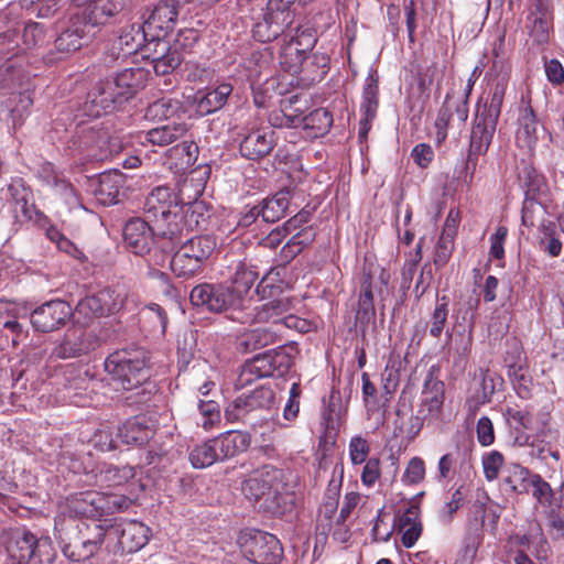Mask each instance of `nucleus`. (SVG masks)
Wrapping results in <instances>:
<instances>
[{"instance_id": "nucleus-1", "label": "nucleus", "mask_w": 564, "mask_h": 564, "mask_svg": "<svg viewBox=\"0 0 564 564\" xmlns=\"http://www.w3.org/2000/svg\"><path fill=\"white\" fill-rule=\"evenodd\" d=\"M105 369L121 389L132 390L149 377V351L142 347H127L110 354Z\"/></svg>"}, {"instance_id": "nucleus-2", "label": "nucleus", "mask_w": 564, "mask_h": 564, "mask_svg": "<svg viewBox=\"0 0 564 564\" xmlns=\"http://www.w3.org/2000/svg\"><path fill=\"white\" fill-rule=\"evenodd\" d=\"M32 86V75L24 56L8 57L0 66V88L10 94L2 105L12 115H21L33 104L30 93Z\"/></svg>"}, {"instance_id": "nucleus-3", "label": "nucleus", "mask_w": 564, "mask_h": 564, "mask_svg": "<svg viewBox=\"0 0 564 564\" xmlns=\"http://www.w3.org/2000/svg\"><path fill=\"white\" fill-rule=\"evenodd\" d=\"M216 246V238L212 235L187 236L169 259L172 272L184 280L198 275Z\"/></svg>"}, {"instance_id": "nucleus-4", "label": "nucleus", "mask_w": 564, "mask_h": 564, "mask_svg": "<svg viewBox=\"0 0 564 564\" xmlns=\"http://www.w3.org/2000/svg\"><path fill=\"white\" fill-rule=\"evenodd\" d=\"M153 231V223L149 219H130L123 228L124 242L133 253L144 257L148 265L153 268V275L167 278L164 272L156 269L165 265L167 253L161 250Z\"/></svg>"}, {"instance_id": "nucleus-5", "label": "nucleus", "mask_w": 564, "mask_h": 564, "mask_svg": "<svg viewBox=\"0 0 564 564\" xmlns=\"http://www.w3.org/2000/svg\"><path fill=\"white\" fill-rule=\"evenodd\" d=\"M109 523L97 521H82L76 525V531L69 536L68 542L63 546L64 555L74 561L80 562L94 556L102 545L108 550Z\"/></svg>"}, {"instance_id": "nucleus-6", "label": "nucleus", "mask_w": 564, "mask_h": 564, "mask_svg": "<svg viewBox=\"0 0 564 564\" xmlns=\"http://www.w3.org/2000/svg\"><path fill=\"white\" fill-rule=\"evenodd\" d=\"M274 403V392L267 387H258L249 394H242L234 400L225 410L229 422H245L257 425L261 413L269 411Z\"/></svg>"}, {"instance_id": "nucleus-7", "label": "nucleus", "mask_w": 564, "mask_h": 564, "mask_svg": "<svg viewBox=\"0 0 564 564\" xmlns=\"http://www.w3.org/2000/svg\"><path fill=\"white\" fill-rule=\"evenodd\" d=\"M279 470H262L247 478L242 484V491L247 498L260 502V507L278 513L282 510L283 497L278 481Z\"/></svg>"}, {"instance_id": "nucleus-8", "label": "nucleus", "mask_w": 564, "mask_h": 564, "mask_svg": "<svg viewBox=\"0 0 564 564\" xmlns=\"http://www.w3.org/2000/svg\"><path fill=\"white\" fill-rule=\"evenodd\" d=\"M108 551L130 554L141 550L149 541L150 529L134 520L115 519L109 522Z\"/></svg>"}, {"instance_id": "nucleus-9", "label": "nucleus", "mask_w": 564, "mask_h": 564, "mask_svg": "<svg viewBox=\"0 0 564 564\" xmlns=\"http://www.w3.org/2000/svg\"><path fill=\"white\" fill-rule=\"evenodd\" d=\"M243 555L256 564H276L283 556L280 541L271 533L248 530L239 536Z\"/></svg>"}, {"instance_id": "nucleus-10", "label": "nucleus", "mask_w": 564, "mask_h": 564, "mask_svg": "<svg viewBox=\"0 0 564 564\" xmlns=\"http://www.w3.org/2000/svg\"><path fill=\"white\" fill-rule=\"evenodd\" d=\"M293 19L290 0H269L262 19L253 25V37L262 43L271 42L284 34L293 23Z\"/></svg>"}, {"instance_id": "nucleus-11", "label": "nucleus", "mask_w": 564, "mask_h": 564, "mask_svg": "<svg viewBox=\"0 0 564 564\" xmlns=\"http://www.w3.org/2000/svg\"><path fill=\"white\" fill-rule=\"evenodd\" d=\"M152 223L156 242L160 243L162 251H166L169 260L181 242L189 236L180 206L174 204L173 210L152 219Z\"/></svg>"}, {"instance_id": "nucleus-12", "label": "nucleus", "mask_w": 564, "mask_h": 564, "mask_svg": "<svg viewBox=\"0 0 564 564\" xmlns=\"http://www.w3.org/2000/svg\"><path fill=\"white\" fill-rule=\"evenodd\" d=\"M444 404V383L430 371L424 380L421 403L412 427L420 431L424 423H432L440 419Z\"/></svg>"}, {"instance_id": "nucleus-13", "label": "nucleus", "mask_w": 564, "mask_h": 564, "mask_svg": "<svg viewBox=\"0 0 564 564\" xmlns=\"http://www.w3.org/2000/svg\"><path fill=\"white\" fill-rule=\"evenodd\" d=\"M525 30L536 45L549 44L554 30V7L551 0H534L525 19Z\"/></svg>"}, {"instance_id": "nucleus-14", "label": "nucleus", "mask_w": 564, "mask_h": 564, "mask_svg": "<svg viewBox=\"0 0 564 564\" xmlns=\"http://www.w3.org/2000/svg\"><path fill=\"white\" fill-rule=\"evenodd\" d=\"M181 0H159L152 7L147 9L149 13L142 25L143 37L147 39L150 33H162L166 35L176 24Z\"/></svg>"}, {"instance_id": "nucleus-15", "label": "nucleus", "mask_w": 564, "mask_h": 564, "mask_svg": "<svg viewBox=\"0 0 564 564\" xmlns=\"http://www.w3.org/2000/svg\"><path fill=\"white\" fill-rule=\"evenodd\" d=\"M126 101L123 94L118 91L116 83L105 79L97 83L87 94L85 109L90 116L100 117L115 111Z\"/></svg>"}, {"instance_id": "nucleus-16", "label": "nucleus", "mask_w": 564, "mask_h": 564, "mask_svg": "<svg viewBox=\"0 0 564 564\" xmlns=\"http://www.w3.org/2000/svg\"><path fill=\"white\" fill-rule=\"evenodd\" d=\"M73 315L72 306L62 300H52L32 311V326L42 333L54 332L64 326Z\"/></svg>"}, {"instance_id": "nucleus-17", "label": "nucleus", "mask_w": 564, "mask_h": 564, "mask_svg": "<svg viewBox=\"0 0 564 564\" xmlns=\"http://www.w3.org/2000/svg\"><path fill=\"white\" fill-rule=\"evenodd\" d=\"M97 33V30L84 20L79 13H76L55 39V48L59 53L72 54L89 43Z\"/></svg>"}, {"instance_id": "nucleus-18", "label": "nucleus", "mask_w": 564, "mask_h": 564, "mask_svg": "<svg viewBox=\"0 0 564 564\" xmlns=\"http://www.w3.org/2000/svg\"><path fill=\"white\" fill-rule=\"evenodd\" d=\"M50 546V540L36 539L26 530H17L12 532L7 542V551L11 560L15 564H28L30 561L39 558L41 561V552L43 547Z\"/></svg>"}, {"instance_id": "nucleus-19", "label": "nucleus", "mask_w": 564, "mask_h": 564, "mask_svg": "<svg viewBox=\"0 0 564 564\" xmlns=\"http://www.w3.org/2000/svg\"><path fill=\"white\" fill-rule=\"evenodd\" d=\"M84 8L79 14L97 32L100 28L109 24L128 6L130 0H76Z\"/></svg>"}, {"instance_id": "nucleus-20", "label": "nucleus", "mask_w": 564, "mask_h": 564, "mask_svg": "<svg viewBox=\"0 0 564 564\" xmlns=\"http://www.w3.org/2000/svg\"><path fill=\"white\" fill-rule=\"evenodd\" d=\"M290 302L285 299L272 300L256 307L254 321L267 324V327L281 326L280 334L290 328H297L300 319L290 314Z\"/></svg>"}, {"instance_id": "nucleus-21", "label": "nucleus", "mask_w": 564, "mask_h": 564, "mask_svg": "<svg viewBox=\"0 0 564 564\" xmlns=\"http://www.w3.org/2000/svg\"><path fill=\"white\" fill-rule=\"evenodd\" d=\"M189 301L194 306L206 307L210 312H223L232 303V292L221 284L200 283L193 288Z\"/></svg>"}, {"instance_id": "nucleus-22", "label": "nucleus", "mask_w": 564, "mask_h": 564, "mask_svg": "<svg viewBox=\"0 0 564 564\" xmlns=\"http://www.w3.org/2000/svg\"><path fill=\"white\" fill-rule=\"evenodd\" d=\"M8 191L15 205V217L20 221H32L37 226H45L47 218L35 207L32 191L22 180L13 181L8 186Z\"/></svg>"}, {"instance_id": "nucleus-23", "label": "nucleus", "mask_w": 564, "mask_h": 564, "mask_svg": "<svg viewBox=\"0 0 564 564\" xmlns=\"http://www.w3.org/2000/svg\"><path fill=\"white\" fill-rule=\"evenodd\" d=\"M153 44L151 61L153 69L158 75H166L176 69L184 59V54L176 51L173 44L164 40L162 33H150Z\"/></svg>"}, {"instance_id": "nucleus-24", "label": "nucleus", "mask_w": 564, "mask_h": 564, "mask_svg": "<svg viewBox=\"0 0 564 564\" xmlns=\"http://www.w3.org/2000/svg\"><path fill=\"white\" fill-rule=\"evenodd\" d=\"M274 124L279 127H297L300 123L304 128L315 131V135L326 133L333 124V115L325 108H318L310 112L304 118L299 115H286L282 110L281 116H275Z\"/></svg>"}, {"instance_id": "nucleus-25", "label": "nucleus", "mask_w": 564, "mask_h": 564, "mask_svg": "<svg viewBox=\"0 0 564 564\" xmlns=\"http://www.w3.org/2000/svg\"><path fill=\"white\" fill-rule=\"evenodd\" d=\"M280 327L279 325L273 327L262 326L243 332L236 339L237 350L248 354L282 341L283 335L280 334Z\"/></svg>"}, {"instance_id": "nucleus-26", "label": "nucleus", "mask_w": 564, "mask_h": 564, "mask_svg": "<svg viewBox=\"0 0 564 564\" xmlns=\"http://www.w3.org/2000/svg\"><path fill=\"white\" fill-rule=\"evenodd\" d=\"M274 144L273 130L256 129L249 132L240 142V153L249 160H258L268 155Z\"/></svg>"}, {"instance_id": "nucleus-27", "label": "nucleus", "mask_w": 564, "mask_h": 564, "mask_svg": "<svg viewBox=\"0 0 564 564\" xmlns=\"http://www.w3.org/2000/svg\"><path fill=\"white\" fill-rule=\"evenodd\" d=\"M111 297L112 292L110 290H102L97 294L88 295L77 303L75 312L87 319L113 313L118 310V305Z\"/></svg>"}, {"instance_id": "nucleus-28", "label": "nucleus", "mask_w": 564, "mask_h": 564, "mask_svg": "<svg viewBox=\"0 0 564 564\" xmlns=\"http://www.w3.org/2000/svg\"><path fill=\"white\" fill-rule=\"evenodd\" d=\"M85 144L91 148V155L98 160H106L119 154L123 144L119 137L109 135L107 131H91L86 135Z\"/></svg>"}, {"instance_id": "nucleus-29", "label": "nucleus", "mask_w": 564, "mask_h": 564, "mask_svg": "<svg viewBox=\"0 0 564 564\" xmlns=\"http://www.w3.org/2000/svg\"><path fill=\"white\" fill-rule=\"evenodd\" d=\"M154 435L153 427L144 416L128 420L118 429L117 437L127 445L142 446Z\"/></svg>"}, {"instance_id": "nucleus-30", "label": "nucleus", "mask_w": 564, "mask_h": 564, "mask_svg": "<svg viewBox=\"0 0 564 564\" xmlns=\"http://www.w3.org/2000/svg\"><path fill=\"white\" fill-rule=\"evenodd\" d=\"M187 131V124L184 122H169L142 132L140 139H142V142H149L153 145L166 147L183 139Z\"/></svg>"}, {"instance_id": "nucleus-31", "label": "nucleus", "mask_w": 564, "mask_h": 564, "mask_svg": "<svg viewBox=\"0 0 564 564\" xmlns=\"http://www.w3.org/2000/svg\"><path fill=\"white\" fill-rule=\"evenodd\" d=\"M497 122L487 119L484 115H477L470 133L469 150L473 154L487 153L496 131Z\"/></svg>"}, {"instance_id": "nucleus-32", "label": "nucleus", "mask_w": 564, "mask_h": 564, "mask_svg": "<svg viewBox=\"0 0 564 564\" xmlns=\"http://www.w3.org/2000/svg\"><path fill=\"white\" fill-rule=\"evenodd\" d=\"M231 93L232 86L228 83H221L203 94L198 93L196 97L198 112L202 115L216 112L226 105Z\"/></svg>"}, {"instance_id": "nucleus-33", "label": "nucleus", "mask_w": 564, "mask_h": 564, "mask_svg": "<svg viewBox=\"0 0 564 564\" xmlns=\"http://www.w3.org/2000/svg\"><path fill=\"white\" fill-rule=\"evenodd\" d=\"M533 473L519 464H510L503 469L502 486L509 495H527Z\"/></svg>"}, {"instance_id": "nucleus-34", "label": "nucleus", "mask_w": 564, "mask_h": 564, "mask_svg": "<svg viewBox=\"0 0 564 564\" xmlns=\"http://www.w3.org/2000/svg\"><path fill=\"white\" fill-rule=\"evenodd\" d=\"M397 527L402 534V544L405 547H412L422 532L419 506L411 505L398 519Z\"/></svg>"}, {"instance_id": "nucleus-35", "label": "nucleus", "mask_w": 564, "mask_h": 564, "mask_svg": "<svg viewBox=\"0 0 564 564\" xmlns=\"http://www.w3.org/2000/svg\"><path fill=\"white\" fill-rule=\"evenodd\" d=\"M123 174L117 170L104 172L98 177L96 194L104 204H116L123 186Z\"/></svg>"}, {"instance_id": "nucleus-36", "label": "nucleus", "mask_w": 564, "mask_h": 564, "mask_svg": "<svg viewBox=\"0 0 564 564\" xmlns=\"http://www.w3.org/2000/svg\"><path fill=\"white\" fill-rule=\"evenodd\" d=\"M173 207L172 194L170 188L166 186H158L152 189L144 203L147 218L151 223L152 219H156L158 217L173 210Z\"/></svg>"}, {"instance_id": "nucleus-37", "label": "nucleus", "mask_w": 564, "mask_h": 564, "mask_svg": "<svg viewBox=\"0 0 564 564\" xmlns=\"http://www.w3.org/2000/svg\"><path fill=\"white\" fill-rule=\"evenodd\" d=\"M148 73L141 68H127L121 70L112 78L118 91L123 94L126 100L130 99L139 89L144 87Z\"/></svg>"}, {"instance_id": "nucleus-38", "label": "nucleus", "mask_w": 564, "mask_h": 564, "mask_svg": "<svg viewBox=\"0 0 564 564\" xmlns=\"http://www.w3.org/2000/svg\"><path fill=\"white\" fill-rule=\"evenodd\" d=\"M291 200V192L281 189L273 196L263 199L259 206L261 217L265 223H275L284 217Z\"/></svg>"}, {"instance_id": "nucleus-39", "label": "nucleus", "mask_w": 564, "mask_h": 564, "mask_svg": "<svg viewBox=\"0 0 564 564\" xmlns=\"http://www.w3.org/2000/svg\"><path fill=\"white\" fill-rule=\"evenodd\" d=\"M215 442L220 460L234 457L239 453L245 452L250 445L248 435L235 431L221 434L215 438Z\"/></svg>"}, {"instance_id": "nucleus-40", "label": "nucleus", "mask_w": 564, "mask_h": 564, "mask_svg": "<svg viewBox=\"0 0 564 564\" xmlns=\"http://www.w3.org/2000/svg\"><path fill=\"white\" fill-rule=\"evenodd\" d=\"M376 314L372 293V274L364 269L361 290L358 300V310L356 319L362 325H367L373 319Z\"/></svg>"}, {"instance_id": "nucleus-41", "label": "nucleus", "mask_w": 564, "mask_h": 564, "mask_svg": "<svg viewBox=\"0 0 564 564\" xmlns=\"http://www.w3.org/2000/svg\"><path fill=\"white\" fill-rule=\"evenodd\" d=\"M315 239V232L311 227H306L294 234L279 252L280 264L290 263L297 254L308 247Z\"/></svg>"}, {"instance_id": "nucleus-42", "label": "nucleus", "mask_w": 564, "mask_h": 564, "mask_svg": "<svg viewBox=\"0 0 564 564\" xmlns=\"http://www.w3.org/2000/svg\"><path fill=\"white\" fill-rule=\"evenodd\" d=\"M257 279L258 272L251 265L245 262H239L236 265L231 278V288H229V292H232L234 304L249 293Z\"/></svg>"}, {"instance_id": "nucleus-43", "label": "nucleus", "mask_w": 564, "mask_h": 564, "mask_svg": "<svg viewBox=\"0 0 564 564\" xmlns=\"http://www.w3.org/2000/svg\"><path fill=\"white\" fill-rule=\"evenodd\" d=\"M518 121V141L528 148H532L538 141V119L531 106L528 105L521 108Z\"/></svg>"}, {"instance_id": "nucleus-44", "label": "nucleus", "mask_w": 564, "mask_h": 564, "mask_svg": "<svg viewBox=\"0 0 564 564\" xmlns=\"http://www.w3.org/2000/svg\"><path fill=\"white\" fill-rule=\"evenodd\" d=\"M180 208L189 232L207 228L210 219V212L204 202L196 200L194 203L180 206Z\"/></svg>"}, {"instance_id": "nucleus-45", "label": "nucleus", "mask_w": 564, "mask_h": 564, "mask_svg": "<svg viewBox=\"0 0 564 564\" xmlns=\"http://www.w3.org/2000/svg\"><path fill=\"white\" fill-rule=\"evenodd\" d=\"M140 321L150 333L163 336L166 332L169 316L161 305L151 303L141 311Z\"/></svg>"}, {"instance_id": "nucleus-46", "label": "nucleus", "mask_w": 564, "mask_h": 564, "mask_svg": "<svg viewBox=\"0 0 564 564\" xmlns=\"http://www.w3.org/2000/svg\"><path fill=\"white\" fill-rule=\"evenodd\" d=\"M86 350L80 334L77 330H68L61 344L54 347L52 356L59 359L74 358L82 355Z\"/></svg>"}, {"instance_id": "nucleus-47", "label": "nucleus", "mask_w": 564, "mask_h": 564, "mask_svg": "<svg viewBox=\"0 0 564 564\" xmlns=\"http://www.w3.org/2000/svg\"><path fill=\"white\" fill-rule=\"evenodd\" d=\"M274 367V376L283 377L293 366L297 349L293 345H281L276 349L269 350Z\"/></svg>"}, {"instance_id": "nucleus-48", "label": "nucleus", "mask_w": 564, "mask_h": 564, "mask_svg": "<svg viewBox=\"0 0 564 564\" xmlns=\"http://www.w3.org/2000/svg\"><path fill=\"white\" fill-rule=\"evenodd\" d=\"M217 452L215 438L209 440L192 449L189 454L191 463L195 468L208 467L215 462L220 460Z\"/></svg>"}, {"instance_id": "nucleus-49", "label": "nucleus", "mask_w": 564, "mask_h": 564, "mask_svg": "<svg viewBox=\"0 0 564 564\" xmlns=\"http://www.w3.org/2000/svg\"><path fill=\"white\" fill-rule=\"evenodd\" d=\"M98 517L122 512L130 508L132 500L123 495L99 492L97 498Z\"/></svg>"}, {"instance_id": "nucleus-50", "label": "nucleus", "mask_w": 564, "mask_h": 564, "mask_svg": "<svg viewBox=\"0 0 564 564\" xmlns=\"http://www.w3.org/2000/svg\"><path fill=\"white\" fill-rule=\"evenodd\" d=\"M306 54L295 44H286L280 54L281 66L291 74L305 72Z\"/></svg>"}, {"instance_id": "nucleus-51", "label": "nucleus", "mask_w": 564, "mask_h": 564, "mask_svg": "<svg viewBox=\"0 0 564 564\" xmlns=\"http://www.w3.org/2000/svg\"><path fill=\"white\" fill-rule=\"evenodd\" d=\"M134 468L124 466H108L101 469L99 481L108 487H119L134 477Z\"/></svg>"}, {"instance_id": "nucleus-52", "label": "nucleus", "mask_w": 564, "mask_h": 564, "mask_svg": "<svg viewBox=\"0 0 564 564\" xmlns=\"http://www.w3.org/2000/svg\"><path fill=\"white\" fill-rule=\"evenodd\" d=\"M543 237L540 239V248L551 257H558L562 251V242L555 236V224L553 221H543L541 224Z\"/></svg>"}, {"instance_id": "nucleus-53", "label": "nucleus", "mask_w": 564, "mask_h": 564, "mask_svg": "<svg viewBox=\"0 0 564 564\" xmlns=\"http://www.w3.org/2000/svg\"><path fill=\"white\" fill-rule=\"evenodd\" d=\"M378 108V80L373 76H369L366 80L361 111L368 118H375Z\"/></svg>"}, {"instance_id": "nucleus-54", "label": "nucleus", "mask_w": 564, "mask_h": 564, "mask_svg": "<svg viewBox=\"0 0 564 564\" xmlns=\"http://www.w3.org/2000/svg\"><path fill=\"white\" fill-rule=\"evenodd\" d=\"M425 463L421 457H412L402 474L401 481L405 486H415L425 478Z\"/></svg>"}, {"instance_id": "nucleus-55", "label": "nucleus", "mask_w": 564, "mask_h": 564, "mask_svg": "<svg viewBox=\"0 0 564 564\" xmlns=\"http://www.w3.org/2000/svg\"><path fill=\"white\" fill-rule=\"evenodd\" d=\"M329 61V56L322 52L306 55L305 72H312V80H322L327 73Z\"/></svg>"}, {"instance_id": "nucleus-56", "label": "nucleus", "mask_w": 564, "mask_h": 564, "mask_svg": "<svg viewBox=\"0 0 564 564\" xmlns=\"http://www.w3.org/2000/svg\"><path fill=\"white\" fill-rule=\"evenodd\" d=\"M530 489H532V496L543 507H551L554 498V491L550 484L545 481L541 475L533 474L530 481Z\"/></svg>"}, {"instance_id": "nucleus-57", "label": "nucleus", "mask_w": 564, "mask_h": 564, "mask_svg": "<svg viewBox=\"0 0 564 564\" xmlns=\"http://www.w3.org/2000/svg\"><path fill=\"white\" fill-rule=\"evenodd\" d=\"M545 209L541 203L534 199H525L522 207V224L527 227L539 226L541 229V224L545 221L543 219Z\"/></svg>"}, {"instance_id": "nucleus-58", "label": "nucleus", "mask_w": 564, "mask_h": 564, "mask_svg": "<svg viewBox=\"0 0 564 564\" xmlns=\"http://www.w3.org/2000/svg\"><path fill=\"white\" fill-rule=\"evenodd\" d=\"M97 498H99L98 491H86L80 494L73 502L75 511L85 517H98Z\"/></svg>"}, {"instance_id": "nucleus-59", "label": "nucleus", "mask_w": 564, "mask_h": 564, "mask_svg": "<svg viewBox=\"0 0 564 564\" xmlns=\"http://www.w3.org/2000/svg\"><path fill=\"white\" fill-rule=\"evenodd\" d=\"M505 361L508 366V375L514 384L529 382L527 370L521 358V351L518 348H516L513 354H508Z\"/></svg>"}, {"instance_id": "nucleus-60", "label": "nucleus", "mask_w": 564, "mask_h": 564, "mask_svg": "<svg viewBox=\"0 0 564 564\" xmlns=\"http://www.w3.org/2000/svg\"><path fill=\"white\" fill-rule=\"evenodd\" d=\"M448 316V301L446 296L441 299V302L435 306L431 316L430 335L438 338L446 325Z\"/></svg>"}, {"instance_id": "nucleus-61", "label": "nucleus", "mask_w": 564, "mask_h": 564, "mask_svg": "<svg viewBox=\"0 0 564 564\" xmlns=\"http://www.w3.org/2000/svg\"><path fill=\"white\" fill-rule=\"evenodd\" d=\"M547 523L554 540L564 539V503L549 507Z\"/></svg>"}, {"instance_id": "nucleus-62", "label": "nucleus", "mask_w": 564, "mask_h": 564, "mask_svg": "<svg viewBox=\"0 0 564 564\" xmlns=\"http://www.w3.org/2000/svg\"><path fill=\"white\" fill-rule=\"evenodd\" d=\"M178 109V102L171 99H159L151 104L147 109V117L153 119H167L172 117Z\"/></svg>"}, {"instance_id": "nucleus-63", "label": "nucleus", "mask_w": 564, "mask_h": 564, "mask_svg": "<svg viewBox=\"0 0 564 564\" xmlns=\"http://www.w3.org/2000/svg\"><path fill=\"white\" fill-rule=\"evenodd\" d=\"M19 48V35L15 31L9 30L0 33V59L8 57H21Z\"/></svg>"}, {"instance_id": "nucleus-64", "label": "nucleus", "mask_w": 564, "mask_h": 564, "mask_svg": "<svg viewBox=\"0 0 564 564\" xmlns=\"http://www.w3.org/2000/svg\"><path fill=\"white\" fill-rule=\"evenodd\" d=\"M454 250V239L449 236H442L438 238L435 249L433 263L437 269L443 268L452 257Z\"/></svg>"}]
</instances>
